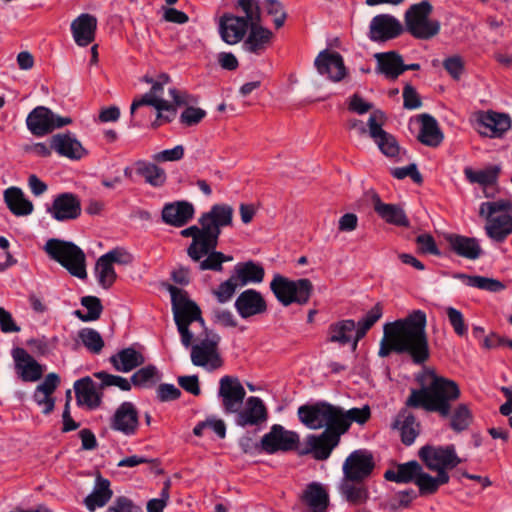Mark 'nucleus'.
Masks as SVG:
<instances>
[{"instance_id": "obj_8", "label": "nucleus", "mask_w": 512, "mask_h": 512, "mask_svg": "<svg viewBox=\"0 0 512 512\" xmlns=\"http://www.w3.org/2000/svg\"><path fill=\"white\" fill-rule=\"evenodd\" d=\"M204 338L191 346V361L193 365L204 367L209 371L216 370L223 365L218 351L220 336L207 328L204 329Z\"/></svg>"}, {"instance_id": "obj_59", "label": "nucleus", "mask_w": 512, "mask_h": 512, "mask_svg": "<svg viewBox=\"0 0 512 512\" xmlns=\"http://www.w3.org/2000/svg\"><path fill=\"white\" fill-rule=\"evenodd\" d=\"M206 117V111L193 106H187L180 115L181 124L191 127L199 124Z\"/></svg>"}, {"instance_id": "obj_33", "label": "nucleus", "mask_w": 512, "mask_h": 512, "mask_svg": "<svg viewBox=\"0 0 512 512\" xmlns=\"http://www.w3.org/2000/svg\"><path fill=\"white\" fill-rule=\"evenodd\" d=\"M451 250L458 256L475 260L482 254V249L476 238L462 236L459 234H449L446 237Z\"/></svg>"}, {"instance_id": "obj_52", "label": "nucleus", "mask_w": 512, "mask_h": 512, "mask_svg": "<svg viewBox=\"0 0 512 512\" xmlns=\"http://www.w3.org/2000/svg\"><path fill=\"white\" fill-rule=\"evenodd\" d=\"M78 339L92 354H99L104 347L101 334L93 328H82L78 331Z\"/></svg>"}, {"instance_id": "obj_11", "label": "nucleus", "mask_w": 512, "mask_h": 512, "mask_svg": "<svg viewBox=\"0 0 512 512\" xmlns=\"http://www.w3.org/2000/svg\"><path fill=\"white\" fill-rule=\"evenodd\" d=\"M71 122V118L58 116L44 106L34 108L26 119L29 131L38 137L51 133L54 129L61 128Z\"/></svg>"}, {"instance_id": "obj_39", "label": "nucleus", "mask_w": 512, "mask_h": 512, "mask_svg": "<svg viewBox=\"0 0 512 512\" xmlns=\"http://www.w3.org/2000/svg\"><path fill=\"white\" fill-rule=\"evenodd\" d=\"M421 128L418 134V140L426 146L438 147L443 141V133L441 132L436 119L429 114L419 116Z\"/></svg>"}, {"instance_id": "obj_16", "label": "nucleus", "mask_w": 512, "mask_h": 512, "mask_svg": "<svg viewBox=\"0 0 512 512\" xmlns=\"http://www.w3.org/2000/svg\"><path fill=\"white\" fill-rule=\"evenodd\" d=\"M233 208L228 204H215L211 209L203 213L198 222L200 226H205L209 230V235L214 246L217 248L221 228L232 225Z\"/></svg>"}, {"instance_id": "obj_6", "label": "nucleus", "mask_w": 512, "mask_h": 512, "mask_svg": "<svg viewBox=\"0 0 512 512\" xmlns=\"http://www.w3.org/2000/svg\"><path fill=\"white\" fill-rule=\"evenodd\" d=\"M270 289L283 306H289L292 303L305 305L314 292V286L309 279L291 280L280 274L274 275Z\"/></svg>"}, {"instance_id": "obj_14", "label": "nucleus", "mask_w": 512, "mask_h": 512, "mask_svg": "<svg viewBox=\"0 0 512 512\" xmlns=\"http://www.w3.org/2000/svg\"><path fill=\"white\" fill-rule=\"evenodd\" d=\"M384 118L383 112L379 110L374 111L368 119V132L385 156L398 161L400 147L396 138L382 128Z\"/></svg>"}, {"instance_id": "obj_25", "label": "nucleus", "mask_w": 512, "mask_h": 512, "mask_svg": "<svg viewBox=\"0 0 512 512\" xmlns=\"http://www.w3.org/2000/svg\"><path fill=\"white\" fill-rule=\"evenodd\" d=\"M110 427L126 436L135 435L139 428V414L132 402L125 401L116 409Z\"/></svg>"}, {"instance_id": "obj_37", "label": "nucleus", "mask_w": 512, "mask_h": 512, "mask_svg": "<svg viewBox=\"0 0 512 512\" xmlns=\"http://www.w3.org/2000/svg\"><path fill=\"white\" fill-rule=\"evenodd\" d=\"M371 416L369 406L365 405L362 408H351L344 410L342 407L337 406V426L339 431L344 435L346 434L352 423L365 424Z\"/></svg>"}, {"instance_id": "obj_63", "label": "nucleus", "mask_w": 512, "mask_h": 512, "mask_svg": "<svg viewBox=\"0 0 512 512\" xmlns=\"http://www.w3.org/2000/svg\"><path fill=\"white\" fill-rule=\"evenodd\" d=\"M112 265H129L133 262V255L123 247H116L102 255Z\"/></svg>"}, {"instance_id": "obj_2", "label": "nucleus", "mask_w": 512, "mask_h": 512, "mask_svg": "<svg viewBox=\"0 0 512 512\" xmlns=\"http://www.w3.org/2000/svg\"><path fill=\"white\" fill-rule=\"evenodd\" d=\"M430 382L421 389H411L405 401L408 408H422L427 412H436L446 418L451 413V402L460 397L458 384L450 379L438 376L431 372Z\"/></svg>"}, {"instance_id": "obj_62", "label": "nucleus", "mask_w": 512, "mask_h": 512, "mask_svg": "<svg viewBox=\"0 0 512 512\" xmlns=\"http://www.w3.org/2000/svg\"><path fill=\"white\" fill-rule=\"evenodd\" d=\"M391 175L400 180L406 177H410L416 184H421L423 182L422 175L418 171L417 165L415 163L409 164L406 167L392 168Z\"/></svg>"}, {"instance_id": "obj_38", "label": "nucleus", "mask_w": 512, "mask_h": 512, "mask_svg": "<svg viewBox=\"0 0 512 512\" xmlns=\"http://www.w3.org/2000/svg\"><path fill=\"white\" fill-rule=\"evenodd\" d=\"M374 210L385 222L400 226L409 227L410 221L405 211L397 204H387L379 197L374 199Z\"/></svg>"}, {"instance_id": "obj_30", "label": "nucleus", "mask_w": 512, "mask_h": 512, "mask_svg": "<svg viewBox=\"0 0 512 512\" xmlns=\"http://www.w3.org/2000/svg\"><path fill=\"white\" fill-rule=\"evenodd\" d=\"M375 72L390 81H395L403 74V57L397 51L380 52L374 55Z\"/></svg>"}, {"instance_id": "obj_19", "label": "nucleus", "mask_w": 512, "mask_h": 512, "mask_svg": "<svg viewBox=\"0 0 512 512\" xmlns=\"http://www.w3.org/2000/svg\"><path fill=\"white\" fill-rule=\"evenodd\" d=\"M16 375L23 382H37L44 374L45 366L40 364L26 349L15 347L11 351Z\"/></svg>"}, {"instance_id": "obj_1", "label": "nucleus", "mask_w": 512, "mask_h": 512, "mask_svg": "<svg viewBox=\"0 0 512 512\" xmlns=\"http://www.w3.org/2000/svg\"><path fill=\"white\" fill-rule=\"evenodd\" d=\"M427 316L422 310H413L405 318L386 323L380 343L379 356L387 357L392 352L408 354L413 363L423 364L430 357L426 333Z\"/></svg>"}, {"instance_id": "obj_13", "label": "nucleus", "mask_w": 512, "mask_h": 512, "mask_svg": "<svg viewBox=\"0 0 512 512\" xmlns=\"http://www.w3.org/2000/svg\"><path fill=\"white\" fill-rule=\"evenodd\" d=\"M342 435L338 428L325 429L319 435H308L306 437V448L300 454H311L314 459L319 461L326 460L339 445Z\"/></svg>"}, {"instance_id": "obj_40", "label": "nucleus", "mask_w": 512, "mask_h": 512, "mask_svg": "<svg viewBox=\"0 0 512 512\" xmlns=\"http://www.w3.org/2000/svg\"><path fill=\"white\" fill-rule=\"evenodd\" d=\"M301 499L311 510V512H326L329 505V496L323 486L312 482L307 485Z\"/></svg>"}, {"instance_id": "obj_34", "label": "nucleus", "mask_w": 512, "mask_h": 512, "mask_svg": "<svg viewBox=\"0 0 512 512\" xmlns=\"http://www.w3.org/2000/svg\"><path fill=\"white\" fill-rule=\"evenodd\" d=\"M112 496L113 491L111 489L110 481L98 473L95 479L94 489L88 496H86L84 504L86 508L92 512L98 507L105 506Z\"/></svg>"}, {"instance_id": "obj_50", "label": "nucleus", "mask_w": 512, "mask_h": 512, "mask_svg": "<svg viewBox=\"0 0 512 512\" xmlns=\"http://www.w3.org/2000/svg\"><path fill=\"white\" fill-rule=\"evenodd\" d=\"M95 275L98 284L103 289L111 288L117 279V274L113 265L103 256H100L96 261Z\"/></svg>"}, {"instance_id": "obj_57", "label": "nucleus", "mask_w": 512, "mask_h": 512, "mask_svg": "<svg viewBox=\"0 0 512 512\" xmlns=\"http://www.w3.org/2000/svg\"><path fill=\"white\" fill-rule=\"evenodd\" d=\"M238 287L241 286L238 284L234 276L231 274V276L227 280L220 283L218 288L213 291V294L216 297L217 301L223 304L232 299Z\"/></svg>"}, {"instance_id": "obj_58", "label": "nucleus", "mask_w": 512, "mask_h": 512, "mask_svg": "<svg viewBox=\"0 0 512 512\" xmlns=\"http://www.w3.org/2000/svg\"><path fill=\"white\" fill-rule=\"evenodd\" d=\"M163 104L164 99L162 97H154L150 92H147L139 99L133 100L130 107V113L133 115L137 108L144 105L153 106L158 112H163V108H165Z\"/></svg>"}, {"instance_id": "obj_26", "label": "nucleus", "mask_w": 512, "mask_h": 512, "mask_svg": "<svg viewBox=\"0 0 512 512\" xmlns=\"http://www.w3.org/2000/svg\"><path fill=\"white\" fill-rule=\"evenodd\" d=\"M241 318L247 319L267 311V304L262 294L255 289H247L239 294L234 303Z\"/></svg>"}, {"instance_id": "obj_7", "label": "nucleus", "mask_w": 512, "mask_h": 512, "mask_svg": "<svg viewBox=\"0 0 512 512\" xmlns=\"http://www.w3.org/2000/svg\"><path fill=\"white\" fill-rule=\"evenodd\" d=\"M297 415L300 422L311 430L338 428L337 406L326 401L302 405L298 408Z\"/></svg>"}, {"instance_id": "obj_10", "label": "nucleus", "mask_w": 512, "mask_h": 512, "mask_svg": "<svg viewBox=\"0 0 512 512\" xmlns=\"http://www.w3.org/2000/svg\"><path fill=\"white\" fill-rule=\"evenodd\" d=\"M418 456L424 465L431 471L439 473L457 467L461 459L456 453L453 444L446 446L425 445L420 448Z\"/></svg>"}, {"instance_id": "obj_5", "label": "nucleus", "mask_w": 512, "mask_h": 512, "mask_svg": "<svg viewBox=\"0 0 512 512\" xmlns=\"http://www.w3.org/2000/svg\"><path fill=\"white\" fill-rule=\"evenodd\" d=\"M433 7L427 0L413 4L405 12L404 22L406 31L416 39L429 40L440 32L438 20L430 19Z\"/></svg>"}, {"instance_id": "obj_3", "label": "nucleus", "mask_w": 512, "mask_h": 512, "mask_svg": "<svg viewBox=\"0 0 512 512\" xmlns=\"http://www.w3.org/2000/svg\"><path fill=\"white\" fill-rule=\"evenodd\" d=\"M44 251L54 261L64 267L72 276L79 279L87 277L86 255L75 243L57 238L49 239Z\"/></svg>"}, {"instance_id": "obj_18", "label": "nucleus", "mask_w": 512, "mask_h": 512, "mask_svg": "<svg viewBox=\"0 0 512 512\" xmlns=\"http://www.w3.org/2000/svg\"><path fill=\"white\" fill-rule=\"evenodd\" d=\"M218 395L226 414L238 412L242 407L246 391L237 377L223 376L219 381Z\"/></svg>"}, {"instance_id": "obj_55", "label": "nucleus", "mask_w": 512, "mask_h": 512, "mask_svg": "<svg viewBox=\"0 0 512 512\" xmlns=\"http://www.w3.org/2000/svg\"><path fill=\"white\" fill-rule=\"evenodd\" d=\"M500 168L498 166H491L487 169L480 171H472L470 168L465 169L467 179L472 183H479L481 185L494 184L498 178Z\"/></svg>"}, {"instance_id": "obj_60", "label": "nucleus", "mask_w": 512, "mask_h": 512, "mask_svg": "<svg viewBox=\"0 0 512 512\" xmlns=\"http://www.w3.org/2000/svg\"><path fill=\"white\" fill-rule=\"evenodd\" d=\"M106 512H143L142 508L126 496L115 498Z\"/></svg>"}, {"instance_id": "obj_27", "label": "nucleus", "mask_w": 512, "mask_h": 512, "mask_svg": "<svg viewBox=\"0 0 512 512\" xmlns=\"http://www.w3.org/2000/svg\"><path fill=\"white\" fill-rule=\"evenodd\" d=\"M50 148L60 156L71 160H80L88 153L81 142L71 133L53 135L50 139Z\"/></svg>"}, {"instance_id": "obj_49", "label": "nucleus", "mask_w": 512, "mask_h": 512, "mask_svg": "<svg viewBox=\"0 0 512 512\" xmlns=\"http://www.w3.org/2000/svg\"><path fill=\"white\" fill-rule=\"evenodd\" d=\"M449 416L450 427L457 433L467 430L473 422V414L470 406L465 403L458 404Z\"/></svg>"}, {"instance_id": "obj_45", "label": "nucleus", "mask_w": 512, "mask_h": 512, "mask_svg": "<svg viewBox=\"0 0 512 512\" xmlns=\"http://www.w3.org/2000/svg\"><path fill=\"white\" fill-rule=\"evenodd\" d=\"M485 227L487 235L496 242H503L512 234V216L502 214L496 217L487 218Z\"/></svg>"}, {"instance_id": "obj_47", "label": "nucleus", "mask_w": 512, "mask_h": 512, "mask_svg": "<svg viewBox=\"0 0 512 512\" xmlns=\"http://www.w3.org/2000/svg\"><path fill=\"white\" fill-rule=\"evenodd\" d=\"M355 328L356 323L351 319L332 323L328 328L327 340L332 343H338L341 346L352 343Z\"/></svg>"}, {"instance_id": "obj_32", "label": "nucleus", "mask_w": 512, "mask_h": 512, "mask_svg": "<svg viewBox=\"0 0 512 512\" xmlns=\"http://www.w3.org/2000/svg\"><path fill=\"white\" fill-rule=\"evenodd\" d=\"M74 390L78 405L87 406L89 409L98 408L102 402V393L96 388L91 377H83L74 383Z\"/></svg>"}, {"instance_id": "obj_31", "label": "nucleus", "mask_w": 512, "mask_h": 512, "mask_svg": "<svg viewBox=\"0 0 512 512\" xmlns=\"http://www.w3.org/2000/svg\"><path fill=\"white\" fill-rule=\"evenodd\" d=\"M338 490L342 498L351 506H363L370 498L365 481H351L342 478Z\"/></svg>"}, {"instance_id": "obj_53", "label": "nucleus", "mask_w": 512, "mask_h": 512, "mask_svg": "<svg viewBox=\"0 0 512 512\" xmlns=\"http://www.w3.org/2000/svg\"><path fill=\"white\" fill-rule=\"evenodd\" d=\"M205 259L202 258L199 260V270H211L216 272H221L223 270V263L229 262L233 260L232 256L225 255L220 251H216V249H211L207 254Z\"/></svg>"}, {"instance_id": "obj_12", "label": "nucleus", "mask_w": 512, "mask_h": 512, "mask_svg": "<svg viewBox=\"0 0 512 512\" xmlns=\"http://www.w3.org/2000/svg\"><path fill=\"white\" fill-rule=\"evenodd\" d=\"M374 468L375 462L370 451L366 449L354 450L343 463L342 478L351 481H366L372 475Z\"/></svg>"}, {"instance_id": "obj_24", "label": "nucleus", "mask_w": 512, "mask_h": 512, "mask_svg": "<svg viewBox=\"0 0 512 512\" xmlns=\"http://www.w3.org/2000/svg\"><path fill=\"white\" fill-rule=\"evenodd\" d=\"M403 32L400 21L390 14H379L372 18L369 38L374 42H384L398 37Z\"/></svg>"}, {"instance_id": "obj_41", "label": "nucleus", "mask_w": 512, "mask_h": 512, "mask_svg": "<svg viewBox=\"0 0 512 512\" xmlns=\"http://www.w3.org/2000/svg\"><path fill=\"white\" fill-rule=\"evenodd\" d=\"M4 201L15 216H27L33 212V204L25 198L23 191L18 187H9L4 191Z\"/></svg>"}, {"instance_id": "obj_43", "label": "nucleus", "mask_w": 512, "mask_h": 512, "mask_svg": "<svg viewBox=\"0 0 512 512\" xmlns=\"http://www.w3.org/2000/svg\"><path fill=\"white\" fill-rule=\"evenodd\" d=\"M479 123L490 131V137H501L511 127L509 115L496 111H487L482 114Z\"/></svg>"}, {"instance_id": "obj_42", "label": "nucleus", "mask_w": 512, "mask_h": 512, "mask_svg": "<svg viewBox=\"0 0 512 512\" xmlns=\"http://www.w3.org/2000/svg\"><path fill=\"white\" fill-rule=\"evenodd\" d=\"M393 426L400 430L401 441L407 446L411 445L419 434V423L407 409H402L398 413Z\"/></svg>"}, {"instance_id": "obj_48", "label": "nucleus", "mask_w": 512, "mask_h": 512, "mask_svg": "<svg viewBox=\"0 0 512 512\" xmlns=\"http://www.w3.org/2000/svg\"><path fill=\"white\" fill-rule=\"evenodd\" d=\"M135 165L137 174L151 186L162 187L166 183L167 175L163 168L146 161H137Z\"/></svg>"}, {"instance_id": "obj_21", "label": "nucleus", "mask_w": 512, "mask_h": 512, "mask_svg": "<svg viewBox=\"0 0 512 512\" xmlns=\"http://www.w3.org/2000/svg\"><path fill=\"white\" fill-rule=\"evenodd\" d=\"M314 65L318 73L332 82L341 81L347 74L343 57L335 51H321L315 58Z\"/></svg>"}, {"instance_id": "obj_4", "label": "nucleus", "mask_w": 512, "mask_h": 512, "mask_svg": "<svg viewBox=\"0 0 512 512\" xmlns=\"http://www.w3.org/2000/svg\"><path fill=\"white\" fill-rule=\"evenodd\" d=\"M236 7L249 12L248 19L251 21L249 34L243 42L244 50L257 55L262 54L271 43L273 33L261 24V9L258 1L238 0Z\"/></svg>"}, {"instance_id": "obj_23", "label": "nucleus", "mask_w": 512, "mask_h": 512, "mask_svg": "<svg viewBox=\"0 0 512 512\" xmlns=\"http://www.w3.org/2000/svg\"><path fill=\"white\" fill-rule=\"evenodd\" d=\"M208 230L205 226L193 225L180 232L181 236L192 238V242L187 248V254L194 262H199L209 250L216 249Z\"/></svg>"}, {"instance_id": "obj_56", "label": "nucleus", "mask_w": 512, "mask_h": 512, "mask_svg": "<svg viewBox=\"0 0 512 512\" xmlns=\"http://www.w3.org/2000/svg\"><path fill=\"white\" fill-rule=\"evenodd\" d=\"M94 376L101 380V384L99 386V389H103L105 387L110 386H116L120 388L122 391H129L131 390V383L126 378L118 376V375H112L105 371H100L94 373Z\"/></svg>"}, {"instance_id": "obj_36", "label": "nucleus", "mask_w": 512, "mask_h": 512, "mask_svg": "<svg viewBox=\"0 0 512 512\" xmlns=\"http://www.w3.org/2000/svg\"><path fill=\"white\" fill-rule=\"evenodd\" d=\"M232 275L241 287L249 283H261L265 276L263 266L252 260L239 262L234 266Z\"/></svg>"}, {"instance_id": "obj_61", "label": "nucleus", "mask_w": 512, "mask_h": 512, "mask_svg": "<svg viewBox=\"0 0 512 512\" xmlns=\"http://www.w3.org/2000/svg\"><path fill=\"white\" fill-rule=\"evenodd\" d=\"M265 8L269 15L274 16L273 22L276 29L281 28L286 20L283 5L277 0H266Z\"/></svg>"}, {"instance_id": "obj_22", "label": "nucleus", "mask_w": 512, "mask_h": 512, "mask_svg": "<svg viewBox=\"0 0 512 512\" xmlns=\"http://www.w3.org/2000/svg\"><path fill=\"white\" fill-rule=\"evenodd\" d=\"M48 213L57 221L65 222L77 219L82 212L81 201L73 193L65 192L57 195Z\"/></svg>"}, {"instance_id": "obj_64", "label": "nucleus", "mask_w": 512, "mask_h": 512, "mask_svg": "<svg viewBox=\"0 0 512 512\" xmlns=\"http://www.w3.org/2000/svg\"><path fill=\"white\" fill-rule=\"evenodd\" d=\"M443 67L453 79L458 80L464 72V61L460 55H453L444 59Z\"/></svg>"}, {"instance_id": "obj_54", "label": "nucleus", "mask_w": 512, "mask_h": 512, "mask_svg": "<svg viewBox=\"0 0 512 512\" xmlns=\"http://www.w3.org/2000/svg\"><path fill=\"white\" fill-rule=\"evenodd\" d=\"M159 380L158 370L154 365H147L136 371L130 380L135 387H151Z\"/></svg>"}, {"instance_id": "obj_35", "label": "nucleus", "mask_w": 512, "mask_h": 512, "mask_svg": "<svg viewBox=\"0 0 512 512\" xmlns=\"http://www.w3.org/2000/svg\"><path fill=\"white\" fill-rule=\"evenodd\" d=\"M116 371L128 373L145 363L144 355L133 347H127L110 357Z\"/></svg>"}, {"instance_id": "obj_20", "label": "nucleus", "mask_w": 512, "mask_h": 512, "mask_svg": "<svg viewBox=\"0 0 512 512\" xmlns=\"http://www.w3.org/2000/svg\"><path fill=\"white\" fill-rule=\"evenodd\" d=\"M235 423L240 427L261 426L268 420V410L263 400L257 396L246 399L244 406L235 412Z\"/></svg>"}, {"instance_id": "obj_15", "label": "nucleus", "mask_w": 512, "mask_h": 512, "mask_svg": "<svg viewBox=\"0 0 512 512\" xmlns=\"http://www.w3.org/2000/svg\"><path fill=\"white\" fill-rule=\"evenodd\" d=\"M243 15H234L232 13H224L219 19V34L226 44L235 45L242 41L251 25L248 19L249 12L243 8H238Z\"/></svg>"}, {"instance_id": "obj_17", "label": "nucleus", "mask_w": 512, "mask_h": 512, "mask_svg": "<svg viewBox=\"0 0 512 512\" xmlns=\"http://www.w3.org/2000/svg\"><path fill=\"white\" fill-rule=\"evenodd\" d=\"M299 435L294 431L285 430L283 426L275 424L261 439V448L268 454L278 451H292L297 448Z\"/></svg>"}, {"instance_id": "obj_9", "label": "nucleus", "mask_w": 512, "mask_h": 512, "mask_svg": "<svg viewBox=\"0 0 512 512\" xmlns=\"http://www.w3.org/2000/svg\"><path fill=\"white\" fill-rule=\"evenodd\" d=\"M167 289L171 296L172 312L176 325H190L192 322H198L205 328L201 309L196 302L188 297V293L174 285H169Z\"/></svg>"}, {"instance_id": "obj_29", "label": "nucleus", "mask_w": 512, "mask_h": 512, "mask_svg": "<svg viewBox=\"0 0 512 512\" xmlns=\"http://www.w3.org/2000/svg\"><path fill=\"white\" fill-rule=\"evenodd\" d=\"M97 18L88 13H82L71 23L74 41L78 46L86 47L95 40Z\"/></svg>"}, {"instance_id": "obj_51", "label": "nucleus", "mask_w": 512, "mask_h": 512, "mask_svg": "<svg viewBox=\"0 0 512 512\" xmlns=\"http://www.w3.org/2000/svg\"><path fill=\"white\" fill-rule=\"evenodd\" d=\"M81 305L85 307L88 312L83 313L81 310H75L74 315L83 322L96 321L100 318L103 305L101 300L96 296H84L81 298Z\"/></svg>"}, {"instance_id": "obj_46", "label": "nucleus", "mask_w": 512, "mask_h": 512, "mask_svg": "<svg viewBox=\"0 0 512 512\" xmlns=\"http://www.w3.org/2000/svg\"><path fill=\"white\" fill-rule=\"evenodd\" d=\"M421 471V465L415 461H409L406 463L399 464L396 470H386L384 478L387 481L396 483H415L417 475Z\"/></svg>"}, {"instance_id": "obj_44", "label": "nucleus", "mask_w": 512, "mask_h": 512, "mask_svg": "<svg viewBox=\"0 0 512 512\" xmlns=\"http://www.w3.org/2000/svg\"><path fill=\"white\" fill-rule=\"evenodd\" d=\"M450 476L446 471H439L435 477L423 471L421 467V471L419 475H417L415 484L419 488V493L421 496L425 495H433L435 494L439 487L449 483Z\"/></svg>"}, {"instance_id": "obj_28", "label": "nucleus", "mask_w": 512, "mask_h": 512, "mask_svg": "<svg viewBox=\"0 0 512 512\" xmlns=\"http://www.w3.org/2000/svg\"><path fill=\"white\" fill-rule=\"evenodd\" d=\"M194 213V206L190 202L175 201L164 205L161 218L165 224L180 228L193 218Z\"/></svg>"}]
</instances>
